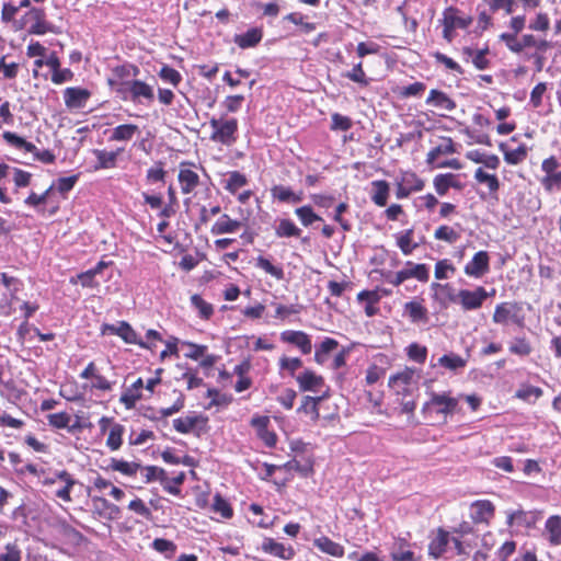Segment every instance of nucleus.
<instances>
[{
	"label": "nucleus",
	"mask_w": 561,
	"mask_h": 561,
	"mask_svg": "<svg viewBox=\"0 0 561 561\" xmlns=\"http://www.w3.org/2000/svg\"><path fill=\"white\" fill-rule=\"evenodd\" d=\"M339 346L336 340L331 337H325L321 344L317 347L314 353V360L322 365L328 359V355L330 352L334 351Z\"/></svg>",
	"instance_id": "473e14b6"
},
{
	"label": "nucleus",
	"mask_w": 561,
	"mask_h": 561,
	"mask_svg": "<svg viewBox=\"0 0 561 561\" xmlns=\"http://www.w3.org/2000/svg\"><path fill=\"white\" fill-rule=\"evenodd\" d=\"M411 192H420L424 187V181L415 173H404L401 180Z\"/></svg>",
	"instance_id": "052dcab7"
},
{
	"label": "nucleus",
	"mask_w": 561,
	"mask_h": 561,
	"mask_svg": "<svg viewBox=\"0 0 561 561\" xmlns=\"http://www.w3.org/2000/svg\"><path fill=\"white\" fill-rule=\"evenodd\" d=\"M144 470L146 471L145 477H146L147 482H150L153 480H160L163 485V489L167 492L174 494V495L180 494L181 491L179 488H174V486L170 485V480L167 477V473L163 469L154 467V466H148Z\"/></svg>",
	"instance_id": "dca6fc26"
},
{
	"label": "nucleus",
	"mask_w": 561,
	"mask_h": 561,
	"mask_svg": "<svg viewBox=\"0 0 561 561\" xmlns=\"http://www.w3.org/2000/svg\"><path fill=\"white\" fill-rule=\"evenodd\" d=\"M30 14H32L36 20V22L31 26L30 33L36 34V35H43L47 32L56 33L55 27L43 20V18H44L43 10L33 8L30 11Z\"/></svg>",
	"instance_id": "cd10ccee"
},
{
	"label": "nucleus",
	"mask_w": 561,
	"mask_h": 561,
	"mask_svg": "<svg viewBox=\"0 0 561 561\" xmlns=\"http://www.w3.org/2000/svg\"><path fill=\"white\" fill-rule=\"evenodd\" d=\"M405 280L409 278H416L420 282H427L430 277L428 267L426 264H415L411 261L405 263L402 270Z\"/></svg>",
	"instance_id": "5701e85b"
},
{
	"label": "nucleus",
	"mask_w": 561,
	"mask_h": 561,
	"mask_svg": "<svg viewBox=\"0 0 561 561\" xmlns=\"http://www.w3.org/2000/svg\"><path fill=\"white\" fill-rule=\"evenodd\" d=\"M455 152V146L450 138H446L444 142L433 148L426 157V162L433 164L435 160L442 154H450Z\"/></svg>",
	"instance_id": "e433bc0d"
},
{
	"label": "nucleus",
	"mask_w": 561,
	"mask_h": 561,
	"mask_svg": "<svg viewBox=\"0 0 561 561\" xmlns=\"http://www.w3.org/2000/svg\"><path fill=\"white\" fill-rule=\"evenodd\" d=\"M283 342L296 345L302 354L307 355L311 353L312 344L308 334L302 331H284L280 334Z\"/></svg>",
	"instance_id": "1a4fd4ad"
},
{
	"label": "nucleus",
	"mask_w": 561,
	"mask_h": 561,
	"mask_svg": "<svg viewBox=\"0 0 561 561\" xmlns=\"http://www.w3.org/2000/svg\"><path fill=\"white\" fill-rule=\"evenodd\" d=\"M541 396L542 389L530 385H524L516 391V397L524 401H530L531 398L538 399Z\"/></svg>",
	"instance_id": "864d4df0"
},
{
	"label": "nucleus",
	"mask_w": 561,
	"mask_h": 561,
	"mask_svg": "<svg viewBox=\"0 0 561 561\" xmlns=\"http://www.w3.org/2000/svg\"><path fill=\"white\" fill-rule=\"evenodd\" d=\"M490 256L486 251L477 252L472 260L465 266V273L468 276L480 278L489 272Z\"/></svg>",
	"instance_id": "423d86ee"
},
{
	"label": "nucleus",
	"mask_w": 561,
	"mask_h": 561,
	"mask_svg": "<svg viewBox=\"0 0 561 561\" xmlns=\"http://www.w3.org/2000/svg\"><path fill=\"white\" fill-rule=\"evenodd\" d=\"M241 227V222L231 219L228 215H222L213 226V234L233 233Z\"/></svg>",
	"instance_id": "a878e982"
},
{
	"label": "nucleus",
	"mask_w": 561,
	"mask_h": 561,
	"mask_svg": "<svg viewBox=\"0 0 561 561\" xmlns=\"http://www.w3.org/2000/svg\"><path fill=\"white\" fill-rule=\"evenodd\" d=\"M455 175L453 173L447 174H438L434 179V186L438 195H445L449 187H458L456 183L453 182Z\"/></svg>",
	"instance_id": "4c0bfd02"
},
{
	"label": "nucleus",
	"mask_w": 561,
	"mask_h": 561,
	"mask_svg": "<svg viewBox=\"0 0 561 561\" xmlns=\"http://www.w3.org/2000/svg\"><path fill=\"white\" fill-rule=\"evenodd\" d=\"M500 39L506 44L511 51L516 54L523 51L526 47H536L540 53H545L551 47L550 42L546 39L537 41L531 34H525L518 39L515 34L503 33L500 35Z\"/></svg>",
	"instance_id": "7ed1b4c3"
},
{
	"label": "nucleus",
	"mask_w": 561,
	"mask_h": 561,
	"mask_svg": "<svg viewBox=\"0 0 561 561\" xmlns=\"http://www.w3.org/2000/svg\"><path fill=\"white\" fill-rule=\"evenodd\" d=\"M463 53L472 57V62L476 68L483 70L489 67L490 61L485 58L488 48L474 51L472 48L466 47L463 48Z\"/></svg>",
	"instance_id": "49530a36"
},
{
	"label": "nucleus",
	"mask_w": 561,
	"mask_h": 561,
	"mask_svg": "<svg viewBox=\"0 0 561 561\" xmlns=\"http://www.w3.org/2000/svg\"><path fill=\"white\" fill-rule=\"evenodd\" d=\"M540 184L548 193H551L556 185H561V171L542 176L540 179Z\"/></svg>",
	"instance_id": "774afa93"
},
{
	"label": "nucleus",
	"mask_w": 561,
	"mask_h": 561,
	"mask_svg": "<svg viewBox=\"0 0 561 561\" xmlns=\"http://www.w3.org/2000/svg\"><path fill=\"white\" fill-rule=\"evenodd\" d=\"M548 541L552 546L561 545V517L559 515L550 516L545 525Z\"/></svg>",
	"instance_id": "412c9836"
},
{
	"label": "nucleus",
	"mask_w": 561,
	"mask_h": 561,
	"mask_svg": "<svg viewBox=\"0 0 561 561\" xmlns=\"http://www.w3.org/2000/svg\"><path fill=\"white\" fill-rule=\"evenodd\" d=\"M152 547L158 552L169 553L170 556H172L176 550V546L174 542L163 539V538L154 539L152 542Z\"/></svg>",
	"instance_id": "338daca9"
},
{
	"label": "nucleus",
	"mask_w": 561,
	"mask_h": 561,
	"mask_svg": "<svg viewBox=\"0 0 561 561\" xmlns=\"http://www.w3.org/2000/svg\"><path fill=\"white\" fill-rule=\"evenodd\" d=\"M273 198L284 203H299L301 195L294 193L289 187L284 185H275L271 188Z\"/></svg>",
	"instance_id": "7c9ffc66"
},
{
	"label": "nucleus",
	"mask_w": 561,
	"mask_h": 561,
	"mask_svg": "<svg viewBox=\"0 0 561 561\" xmlns=\"http://www.w3.org/2000/svg\"><path fill=\"white\" fill-rule=\"evenodd\" d=\"M124 433V426L121 424H114L110 431L106 446L112 450H117L122 446V436Z\"/></svg>",
	"instance_id": "a18cd8bd"
},
{
	"label": "nucleus",
	"mask_w": 561,
	"mask_h": 561,
	"mask_svg": "<svg viewBox=\"0 0 561 561\" xmlns=\"http://www.w3.org/2000/svg\"><path fill=\"white\" fill-rule=\"evenodd\" d=\"M458 404L456 398L450 397L448 393H431V399L424 405V409L437 408V412L442 414H451Z\"/></svg>",
	"instance_id": "0eeeda50"
},
{
	"label": "nucleus",
	"mask_w": 561,
	"mask_h": 561,
	"mask_svg": "<svg viewBox=\"0 0 561 561\" xmlns=\"http://www.w3.org/2000/svg\"><path fill=\"white\" fill-rule=\"evenodd\" d=\"M262 39V32L259 28H251L244 34L236 35L234 43L240 48H250L256 46Z\"/></svg>",
	"instance_id": "bb28decb"
},
{
	"label": "nucleus",
	"mask_w": 561,
	"mask_h": 561,
	"mask_svg": "<svg viewBox=\"0 0 561 561\" xmlns=\"http://www.w3.org/2000/svg\"><path fill=\"white\" fill-rule=\"evenodd\" d=\"M3 138L8 144L16 149L33 153L37 160L44 163H53L55 161V154L50 150L38 151L32 142L26 141L24 138L12 131H4Z\"/></svg>",
	"instance_id": "20e7f679"
},
{
	"label": "nucleus",
	"mask_w": 561,
	"mask_h": 561,
	"mask_svg": "<svg viewBox=\"0 0 561 561\" xmlns=\"http://www.w3.org/2000/svg\"><path fill=\"white\" fill-rule=\"evenodd\" d=\"M448 545V534L439 530L438 535L431 541L428 546V552L435 559L439 558L445 551Z\"/></svg>",
	"instance_id": "72a5a7b5"
},
{
	"label": "nucleus",
	"mask_w": 561,
	"mask_h": 561,
	"mask_svg": "<svg viewBox=\"0 0 561 561\" xmlns=\"http://www.w3.org/2000/svg\"><path fill=\"white\" fill-rule=\"evenodd\" d=\"M455 271V266L447 259L440 260L435 264V277L437 279H447Z\"/></svg>",
	"instance_id": "4d7b16f0"
},
{
	"label": "nucleus",
	"mask_w": 561,
	"mask_h": 561,
	"mask_svg": "<svg viewBox=\"0 0 561 561\" xmlns=\"http://www.w3.org/2000/svg\"><path fill=\"white\" fill-rule=\"evenodd\" d=\"M527 157V149L524 145L518 148L506 151L504 153V159L510 164H518Z\"/></svg>",
	"instance_id": "680f3d73"
},
{
	"label": "nucleus",
	"mask_w": 561,
	"mask_h": 561,
	"mask_svg": "<svg viewBox=\"0 0 561 561\" xmlns=\"http://www.w3.org/2000/svg\"><path fill=\"white\" fill-rule=\"evenodd\" d=\"M472 21L470 15H461L455 7H448L443 13V22H447L453 28H467Z\"/></svg>",
	"instance_id": "2eb2a0df"
},
{
	"label": "nucleus",
	"mask_w": 561,
	"mask_h": 561,
	"mask_svg": "<svg viewBox=\"0 0 561 561\" xmlns=\"http://www.w3.org/2000/svg\"><path fill=\"white\" fill-rule=\"evenodd\" d=\"M434 237L448 243H455L460 238L459 233L448 226L438 227L435 230Z\"/></svg>",
	"instance_id": "6e6d98bb"
},
{
	"label": "nucleus",
	"mask_w": 561,
	"mask_h": 561,
	"mask_svg": "<svg viewBox=\"0 0 561 561\" xmlns=\"http://www.w3.org/2000/svg\"><path fill=\"white\" fill-rule=\"evenodd\" d=\"M256 266L278 280L284 278L283 268L280 266L273 265L270 260L264 256H259L256 259Z\"/></svg>",
	"instance_id": "79ce46f5"
},
{
	"label": "nucleus",
	"mask_w": 561,
	"mask_h": 561,
	"mask_svg": "<svg viewBox=\"0 0 561 561\" xmlns=\"http://www.w3.org/2000/svg\"><path fill=\"white\" fill-rule=\"evenodd\" d=\"M296 381L301 391L318 392L324 386V379L322 376L317 375L310 369H306L301 374L296 376Z\"/></svg>",
	"instance_id": "6e6552de"
},
{
	"label": "nucleus",
	"mask_w": 561,
	"mask_h": 561,
	"mask_svg": "<svg viewBox=\"0 0 561 561\" xmlns=\"http://www.w3.org/2000/svg\"><path fill=\"white\" fill-rule=\"evenodd\" d=\"M56 527L61 535L72 540L79 541L82 539V534L69 525L65 519L57 520Z\"/></svg>",
	"instance_id": "13d9d810"
},
{
	"label": "nucleus",
	"mask_w": 561,
	"mask_h": 561,
	"mask_svg": "<svg viewBox=\"0 0 561 561\" xmlns=\"http://www.w3.org/2000/svg\"><path fill=\"white\" fill-rule=\"evenodd\" d=\"M474 179L479 183L486 184L490 192H496L500 187V182L494 174H489L483 171V169L479 168L476 170Z\"/></svg>",
	"instance_id": "c03bdc74"
},
{
	"label": "nucleus",
	"mask_w": 561,
	"mask_h": 561,
	"mask_svg": "<svg viewBox=\"0 0 561 561\" xmlns=\"http://www.w3.org/2000/svg\"><path fill=\"white\" fill-rule=\"evenodd\" d=\"M426 103L435 107L453 112L456 108V103L445 92L433 89L426 99Z\"/></svg>",
	"instance_id": "a211bd4d"
},
{
	"label": "nucleus",
	"mask_w": 561,
	"mask_h": 561,
	"mask_svg": "<svg viewBox=\"0 0 561 561\" xmlns=\"http://www.w3.org/2000/svg\"><path fill=\"white\" fill-rule=\"evenodd\" d=\"M275 234L278 238H298L301 234V229H299L290 219H280L275 228Z\"/></svg>",
	"instance_id": "2f4dec72"
},
{
	"label": "nucleus",
	"mask_w": 561,
	"mask_h": 561,
	"mask_svg": "<svg viewBox=\"0 0 561 561\" xmlns=\"http://www.w3.org/2000/svg\"><path fill=\"white\" fill-rule=\"evenodd\" d=\"M397 244L403 254L410 255L419 243L413 241V229H408L397 237Z\"/></svg>",
	"instance_id": "c9c22d12"
},
{
	"label": "nucleus",
	"mask_w": 561,
	"mask_h": 561,
	"mask_svg": "<svg viewBox=\"0 0 561 561\" xmlns=\"http://www.w3.org/2000/svg\"><path fill=\"white\" fill-rule=\"evenodd\" d=\"M295 214L306 227L312 225L314 221H320L322 218L318 216L310 206H301L295 209Z\"/></svg>",
	"instance_id": "37998d69"
},
{
	"label": "nucleus",
	"mask_w": 561,
	"mask_h": 561,
	"mask_svg": "<svg viewBox=\"0 0 561 561\" xmlns=\"http://www.w3.org/2000/svg\"><path fill=\"white\" fill-rule=\"evenodd\" d=\"M534 524V520L530 516L524 511H516L510 513L507 516V525L508 526H518V527H530Z\"/></svg>",
	"instance_id": "a19ab883"
},
{
	"label": "nucleus",
	"mask_w": 561,
	"mask_h": 561,
	"mask_svg": "<svg viewBox=\"0 0 561 561\" xmlns=\"http://www.w3.org/2000/svg\"><path fill=\"white\" fill-rule=\"evenodd\" d=\"M494 515V505L486 500L476 501L471 505L470 516L474 523H488Z\"/></svg>",
	"instance_id": "ddd939ff"
},
{
	"label": "nucleus",
	"mask_w": 561,
	"mask_h": 561,
	"mask_svg": "<svg viewBox=\"0 0 561 561\" xmlns=\"http://www.w3.org/2000/svg\"><path fill=\"white\" fill-rule=\"evenodd\" d=\"M123 149L116 151L94 150V154L98 159L95 169H111L116 165L117 156Z\"/></svg>",
	"instance_id": "c756f323"
},
{
	"label": "nucleus",
	"mask_w": 561,
	"mask_h": 561,
	"mask_svg": "<svg viewBox=\"0 0 561 561\" xmlns=\"http://www.w3.org/2000/svg\"><path fill=\"white\" fill-rule=\"evenodd\" d=\"M488 297V291L481 286L474 290L461 289L457 294L458 302L466 311L479 309Z\"/></svg>",
	"instance_id": "39448f33"
},
{
	"label": "nucleus",
	"mask_w": 561,
	"mask_h": 561,
	"mask_svg": "<svg viewBox=\"0 0 561 561\" xmlns=\"http://www.w3.org/2000/svg\"><path fill=\"white\" fill-rule=\"evenodd\" d=\"M313 545L323 553L332 557L341 558L344 556V547L331 540L329 537L322 536L313 540Z\"/></svg>",
	"instance_id": "aec40b11"
},
{
	"label": "nucleus",
	"mask_w": 561,
	"mask_h": 561,
	"mask_svg": "<svg viewBox=\"0 0 561 561\" xmlns=\"http://www.w3.org/2000/svg\"><path fill=\"white\" fill-rule=\"evenodd\" d=\"M201 420L202 416L198 415L180 417L173 421V426L179 433L187 434L193 431Z\"/></svg>",
	"instance_id": "58836bf2"
},
{
	"label": "nucleus",
	"mask_w": 561,
	"mask_h": 561,
	"mask_svg": "<svg viewBox=\"0 0 561 561\" xmlns=\"http://www.w3.org/2000/svg\"><path fill=\"white\" fill-rule=\"evenodd\" d=\"M343 76L352 80L353 82L359 83L363 87H367L369 83V80L367 79L366 73L363 70L362 62L355 65L352 70L347 71Z\"/></svg>",
	"instance_id": "603ef678"
},
{
	"label": "nucleus",
	"mask_w": 561,
	"mask_h": 561,
	"mask_svg": "<svg viewBox=\"0 0 561 561\" xmlns=\"http://www.w3.org/2000/svg\"><path fill=\"white\" fill-rule=\"evenodd\" d=\"M466 359L461 356L450 353L445 354L438 359V364L447 369L456 370L466 366Z\"/></svg>",
	"instance_id": "ea45409f"
},
{
	"label": "nucleus",
	"mask_w": 561,
	"mask_h": 561,
	"mask_svg": "<svg viewBox=\"0 0 561 561\" xmlns=\"http://www.w3.org/2000/svg\"><path fill=\"white\" fill-rule=\"evenodd\" d=\"M213 510L224 518H230L233 515L230 504L220 494L214 496Z\"/></svg>",
	"instance_id": "3c124183"
},
{
	"label": "nucleus",
	"mask_w": 561,
	"mask_h": 561,
	"mask_svg": "<svg viewBox=\"0 0 561 561\" xmlns=\"http://www.w3.org/2000/svg\"><path fill=\"white\" fill-rule=\"evenodd\" d=\"M262 550L265 553L278 557L283 560H291L295 552L291 547H285L283 543L272 538H265L262 542Z\"/></svg>",
	"instance_id": "4468645a"
},
{
	"label": "nucleus",
	"mask_w": 561,
	"mask_h": 561,
	"mask_svg": "<svg viewBox=\"0 0 561 561\" xmlns=\"http://www.w3.org/2000/svg\"><path fill=\"white\" fill-rule=\"evenodd\" d=\"M116 92L124 101L149 104L154 99L153 88L141 80L122 81Z\"/></svg>",
	"instance_id": "f257e3e1"
},
{
	"label": "nucleus",
	"mask_w": 561,
	"mask_h": 561,
	"mask_svg": "<svg viewBox=\"0 0 561 561\" xmlns=\"http://www.w3.org/2000/svg\"><path fill=\"white\" fill-rule=\"evenodd\" d=\"M139 131V127L135 124L118 125L112 130L110 137L114 141H128Z\"/></svg>",
	"instance_id": "c85d7f7f"
},
{
	"label": "nucleus",
	"mask_w": 561,
	"mask_h": 561,
	"mask_svg": "<svg viewBox=\"0 0 561 561\" xmlns=\"http://www.w3.org/2000/svg\"><path fill=\"white\" fill-rule=\"evenodd\" d=\"M213 129L210 140L226 146H230L236 141V133L238 130V122L236 118L224 119L213 117L209 121Z\"/></svg>",
	"instance_id": "f03ea898"
},
{
	"label": "nucleus",
	"mask_w": 561,
	"mask_h": 561,
	"mask_svg": "<svg viewBox=\"0 0 561 561\" xmlns=\"http://www.w3.org/2000/svg\"><path fill=\"white\" fill-rule=\"evenodd\" d=\"M116 335L121 336L126 343L138 344L141 347H147L142 341H138L135 330L125 321L117 325Z\"/></svg>",
	"instance_id": "f704fd0d"
},
{
	"label": "nucleus",
	"mask_w": 561,
	"mask_h": 561,
	"mask_svg": "<svg viewBox=\"0 0 561 561\" xmlns=\"http://www.w3.org/2000/svg\"><path fill=\"white\" fill-rule=\"evenodd\" d=\"M268 416H254L251 420V425L255 428L257 436L266 446L273 447L276 444L277 437L274 432L268 431Z\"/></svg>",
	"instance_id": "f8f14e48"
},
{
	"label": "nucleus",
	"mask_w": 561,
	"mask_h": 561,
	"mask_svg": "<svg viewBox=\"0 0 561 561\" xmlns=\"http://www.w3.org/2000/svg\"><path fill=\"white\" fill-rule=\"evenodd\" d=\"M518 310L516 304L502 302L495 307L493 321L499 324L506 323L510 319L515 320V311Z\"/></svg>",
	"instance_id": "4be33fe9"
},
{
	"label": "nucleus",
	"mask_w": 561,
	"mask_h": 561,
	"mask_svg": "<svg viewBox=\"0 0 561 561\" xmlns=\"http://www.w3.org/2000/svg\"><path fill=\"white\" fill-rule=\"evenodd\" d=\"M284 468L287 471H297L302 477H308L312 472V463L311 462L306 461V462L301 463L297 459H291V460L287 461L284 465Z\"/></svg>",
	"instance_id": "5fc2aeb1"
},
{
	"label": "nucleus",
	"mask_w": 561,
	"mask_h": 561,
	"mask_svg": "<svg viewBox=\"0 0 561 561\" xmlns=\"http://www.w3.org/2000/svg\"><path fill=\"white\" fill-rule=\"evenodd\" d=\"M404 312L410 317L414 323L428 321L427 309L417 301H409L404 305Z\"/></svg>",
	"instance_id": "393cba45"
},
{
	"label": "nucleus",
	"mask_w": 561,
	"mask_h": 561,
	"mask_svg": "<svg viewBox=\"0 0 561 561\" xmlns=\"http://www.w3.org/2000/svg\"><path fill=\"white\" fill-rule=\"evenodd\" d=\"M302 366V360L298 357L283 356L279 359L280 369L287 370L291 377L296 378V370Z\"/></svg>",
	"instance_id": "bf43d9fd"
},
{
	"label": "nucleus",
	"mask_w": 561,
	"mask_h": 561,
	"mask_svg": "<svg viewBox=\"0 0 561 561\" xmlns=\"http://www.w3.org/2000/svg\"><path fill=\"white\" fill-rule=\"evenodd\" d=\"M247 178L239 171H232L229 173V178L226 182L225 188L230 193H236L239 188L247 184Z\"/></svg>",
	"instance_id": "de8ad7c7"
},
{
	"label": "nucleus",
	"mask_w": 561,
	"mask_h": 561,
	"mask_svg": "<svg viewBox=\"0 0 561 561\" xmlns=\"http://www.w3.org/2000/svg\"><path fill=\"white\" fill-rule=\"evenodd\" d=\"M95 276V271L90 268L83 273L78 274L76 278L72 277L70 282L72 284L80 282L83 287H95L98 285V283L94 280Z\"/></svg>",
	"instance_id": "0e129e2a"
},
{
	"label": "nucleus",
	"mask_w": 561,
	"mask_h": 561,
	"mask_svg": "<svg viewBox=\"0 0 561 561\" xmlns=\"http://www.w3.org/2000/svg\"><path fill=\"white\" fill-rule=\"evenodd\" d=\"M178 179L183 194L192 193L199 184L198 174L191 169L181 168Z\"/></svg>",
	"instance_id": "6ab92c4d"
},
{
	"label": "nucleus",
	"mask_w": 561,
	"mask_h": 561,
	"mask_svg": "<svg viewBox=\"0 0 561 561\" xmlns=\"http://www.w3.org/2000/svg\"><path fill=\"white\" fill-rule=\"evenodd\" d=\"M90 96L91 92L82 88H67L64 91V100L68 108L84 107Z\"/></svg>",
	"instance_id": "9d476101"
},
{
	"label": "nucleus",
	"mask_w": 561,
	"mask_h": 561,
	"mask_svg": "<svg viewBox=\"0 0 561 561\" xmlns=\"http://www.w3.org/2000/svg\"><path fill=\"white\" fill-rule=\"evenodd\" d=\"M371 201L379 207L386 206L390 190L389 183L383 180H377L371 182Z\"/></svg>",
	"instance_id": "b1692460"
},
{
	"label": "nucleus",
	"mask_w": 561,
	"mask_h": 561,
	"mask_svg": "<svg viewBox=\"0 0 561 561\" xmlns=\"http://www.w3.org/2000/svg\"><path fill=\"white\" fill-rule=\"evenodd\" d=\"M111 468L126 476H135L140 466L136 462L112 459Z\"/></svg>",
	"instance_id": "09e8293b"
},
{
	"label": "nucleus",
	"mask_w": 561,
	"mask_h": 561,
	"mask_svg": "<svg viewBox=\"0 0 561 561\" xmlns=\"http://www.w3.org/2000/svg\"><path fill=\"white\" fill-rule=\"evenodd\" d=\"M47 419L49 425L56 428H66L71 421V416L66 412L49 414Z\"/></svg>",
	"instance_id": "e2e57ef3"
},
{
	"label": "nucleus",
	"mask_w": 561,
	"mask_h": 561,
	"mask_svg": "<svg viewBox=\"0 0 561 561\" xmlns=\"http://www.w3.org/2000/svg\"><path fill=\"white\" fill-rule=\"evenodd\" d=\"M159 77L173 85H178L182 79L180 72L169 66H163L159 71Z\"/></svg>",
	"instance_id": "69168bd1"
},
{
	"label": "nucleus",
	"mask_w": 561,
	"mask_h": 561,
	"mask_svg": "<svg viewBox=\"0 0 561 561\" xmlns=\"http://www.w3.org/2000/svg\"><path fill=\"white\" fill-rule=\"evenodd\" d=\"M327 396V391L318 397L305 396L297 411L309 415L311 421H317L320 416L318 405Z\"/></svg>",
	"instance_id": "f3484780"
},
{
	"label": "nucleus",
	"mask_w": 561,
	"mask_h": 561,
	"mask_svg": "<svg viewBox=\"0 0 561 561\" xmlns=\"http://www.w3.org/2000/svg\"><path fill=\"white\" fill-rule=\"evenodd\" d=\"M415 370L412 368H405L389 378V387L396 390L397 393H409V387L411 386Z\"/></svg>",
	"instance_id": "9b49d317"
},
{
	"label": "nucleus",
	"mask_w": 561,
	"mask_h": 561,
	"mask_svg": "<svg viewBox=\"0 0 561 561\" xmlns=\"http://www.w3.org/2000/svg\"><path fill=\"white\" fill-rule=\"evenodd\" d=\"M192 305L198 310L203 319H209L214 313V308L206 302L199 295L195 294L191 297Z\"/></svg>",
	"instance_id": "8fccbe9b"
}]
</instances>
